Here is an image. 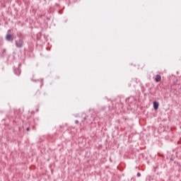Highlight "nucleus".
<instances>
[{
  "label": "nucleus",
  "mask_w": 181,
  "mask_h": 181,
  "mask_svg": "<svg viewBox=\"0 0 181 181\" xmlns=\"http://www.w3.org/2000/svg\"><path fill=\"white\" fill-rule=\"evenodd\" d=\"M16 46L17 47H22L23 46V41L22 40H18L16 41Z\"/></svg>",
  "instance_id": "nucleus-1"
},
{
  "label": "nucleus",
  "mask_w": 181,
  "mask_h": 181,
  "mask_svg": "<svg viewBox=\"0 0 181 181\" xmlns=\"http://www.w3.org/2000/svg\"><path fill=\"white\" fill-rule=\"evenodd\" d=\"M137 176L138 177H141V174L139 173H137Z\"/></svg>",
  "instance_id": "nucleus-5"
},
{
  "label": "nucleus",
  "mask_w": 181,
  "mask_h": 181,
  "mask_svg": "<svg viewBox=\"0 0 181 181\" xmlns=\"http://www.w3.org/2000/svg\"><path fill=\"white\" fill-rule=\"evenodd\" d=\"M12 37V35H11V30H8L6 35V39L8 42L11 41V38Z\"/></svg>",
  "instance_id": "nucleus-2"
},
{
  "label": "nucleus",
  "mask_w": 181,
  "mask_h": 181,
  "mask_svg": "<svg viewBox=\"0 0 181 181\" xmlns=\"http://www.w3.org/2000/svg\"><path fill=\"white\" fill-rule=\"evenodd\" d=\"M160 80H162V77L160 76V75H156V83H159V81H160Z\"/></svg>",
  "instance_id": "nucleus-4"
},
{
  "label": "nucleus",
  "mask_w": 181,
  "mask_h": 181,
  "mask_svg": "<svg viewBox=\"0 0 181 181\" xmlns=\"http://www.w3.org/2000/svg\"><path fill=\"white\" fill-rule=\"evenodd\" d=\"M75 123H76V124H78V120H76V121L75 122Z\"/></svg>",
  "instance_id": "nucleus-6"
},
{
  "label": "nucleus",
  "mask_w": 181,
  "mask_h": 181,
  "mask_svg": "<svg viewBox=\"0 0 181 181\" xmlns=\"http://www.w3.org/2000/svg\"><path fill=\"white\" fill-rule=\"evenodd\" d=\"M153 104L154 110H158L159 108V103L158 102L154 101Z\"/></svg>",
  "instance_id": "nucleus-3"
},
{
  "label": "nucleus",
  "mask_w": 181,
  "mask_h": 181,
  "mask_svg": "<svg viewBox=\"0 0 181 181\" xmlns=\"http://www.w3.org/2000/svg\"><path fill=\"white\" fill-rule=\"evenodd\" d=\"M26 129H27V131H29V127H28Z\"/></svg>",
  "instance_id": "nucleus-7"
}]
</instances>
